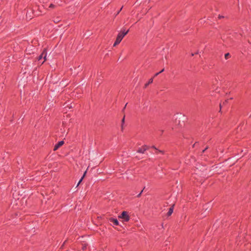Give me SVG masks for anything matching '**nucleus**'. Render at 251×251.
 <instances>
[{"label":"nucleus","mask_w":251,"mask_h":251,"mask_svg":"<svg viewBox=\"0 0 251 251\" xmlns=\"http://www.w3.org/2000/svg\"><path fill=\"white\" fill-rule=\"evenodd\" d=\"M128 30H127L126 32L123 31L120 32L117 37L116 41L115 42L113 46L115 47L118 44H119L121 42L123 38L124 37V36L128 33Z\"/></svg>","instance_id":"nucleus-1"},{"label":"nucleus","mask_w":251,"mask_h":251,"mask_svg":"<svg viewBox=\"0 0 251 251\" xmlns=\"http://www.w3.org/2000/svg\"><path fill=\"white\" fill-rule=\"evenodd\" d=\"M119 218L123 219L126 222H127L129 220V217L126 211H123L121 215L119 216Z\"/></svg>","instance_id":"nucleus-2"},{"label":"nucleus","mask_w":251,"mask_h":251,"mask_svg":"<svg viewBox=\"0 0 251 251\" xmlns=\"http://www.w3.org/2000/svg\"><path fill=\"white\" fill-rule=\"evenodd\" d=\"M47 55V52L46 49H44L41 54L38 57V60H41L42 58H44V60L42 62V64L46 60V57Z\"/></svg>","instance_id":"nucleus-3"},{"label":"nucleus","mask_w":251,"mask_h":251,"mask_svg":"<svg viewBox=\"0 0 251 251\" xmlns=\"http://www.w3.org/2000/svg\"><path fill=\"white\" fill-rule=\"evenodd\" d=\"M148 149H149V147L146 145H145V146H143V147L142 148L139 149L137 151V152H139V153H144V152Z\"/></svg>","instance_id":"nucleus-4"},{"label":"nucleus","mask_w":251,"mask_h":251,"mask_svg":"<svg viewBox=\"0 0 251 251\" xmlns=\"http://www.w3.org/2000/svg\"><path fill=\"white\" fill-rule=\"evenodd\" d=\"M64 144V142L63 141L59 142L56 145H55L53 150L56 151L59 148L61 147Z\"/></svg>","instance_id":"nucleus-5"},{"label":"nucleus","mask_w":251,"mask_h":251,"mask_svg":"<svg viewBox=\"0 0 251 251\" xmlns=\"http://www.w3.org/2000/svg\"><path fill=\"white\" fill-rule=\"evenodd\" d=\"M175 206V204H173L171 207H170L169 208V211L167 213V215L168 216H170L171 215V214H172V213L173 212V210H174V207Z\"/></svg>","instance_id":"nucleus-6"},{"label":"nucleus","mask_w":251,"mask_h":251,"mask_svg":"<svg viewBox=\"0 0 251 251\" xmlns=\"http://www.w3.org/2000/svg\"><path fill=\"white\" fill-rule=\"evenodd\" d=\"M110 221L111 222H113V224L116 225V226H117L119 225V222L118 221V220L116 219H114V218H110Z\"/></svg>","instance_id":"nucleus-7"},{"label":"nucleus","mask_w":251,"mask_h":251,"mask_svg":"<svg viewBox=\"0 0 251 251\" xmlns=\"http://www.w3.org/2000/svg\"><path fill=\"white\" fill-rule=\"evenodd\" d=\"M153 81V79L152 78H151L150 79L149 81L148 82V83H147V84H145V87H147L148 86V85L151 83Z\"/></svg>","instance_id":"nucleus-8"},{"label":"nucleus","mask_w":251,"mask_h":251,"mask_svg":"<svg viewBox=\"0 0 251 251\" xmlns=\"http://www.w3.org/2000/svg\"><path fill=\"white\" fill-rule=\"evenodd\" d=\"M230 55L229 53H227L225 54V58L226 59H227L229 57H230Z\"/></svg>","instance_id":"nucleus-9"},{"label":"nucleus","mask_w":251,"mask_h":251,"mask_svg":"<svg viewBox=\"0 0 251 251\" xmlns=\"http://www.w3.org/2000/svg\"><path fill=\"white\" fill-rule=\"evenodd\" d=\"M164 71V69H163L160 72H158L157 73L155 74L154 75V76H157L160 73H161L162 72H163V71Z\"/></svg>","instance_id":"nucleus-10"},{"label":"nucleus","mask_w":251,"mask_h":251,"mask_svg":"<svg viewBox=\"0 0 251 251\" xmlns=\"http://www.w3.org/2000/svg\"><path fill=\"white\" fill-rule=\"evenodd\" d=\"M83 179V177L81 178V179H80V180L79 181V182L77 183V186H78L79 185V184L81 183V182L82 181Z\"/></svg>","instance_id":"nucleus-11"},{"label":"nucleus","mask_w":251,"mask_h":251,"mask_svg":"<svg viewBox=\"0 0 251 251\" xmlns=\"http://www.w3.org/2000/svg\"><path fill=\"white\" fill-rule=\"evenodd\" d=\"M86 173H87V171H86L84 172V174H83V176H82V177H83V178L85 177V175H86Z\"/></svg>","instance_id":"nucleus-12"},{"label":"nucleus","mask_w":251,"mask_h":251,"mask_svg":"<svg viewBox=\"0 0 251 251\" xmlns=\"http://www.w3.org/2000/svg\"><path fill=\"white\" fill-rule=\"evenodd\" d=\"M143 190H142L138 195H137V197H140L142 192H143Z\"/></svg>","instance_id":"nucleus-13"},{"label":"nucleus","mask_w":251,"mask_h":251,"mask_svg":"<svg viewBox=\"0 0 251 251\" xmlns=\"http://www.w3.org/2000/svg\"><path fill=\"white\" fill-rule=\"evenodd\" d=\"M54 5L52 4H50V7H51V8H53L54 7Z\"/></svg>","instance_id":"nucleus-14"},{"label":"nucleus","mask_w":251,"mask_h":251,"mask_svg":"<svg viewBox=\"0 0 251 251\" xmlns=\"http://www.w3.org/2000/svg\"><path fill=\"white\" fill-rule=\"evenodd\" d=\"M125 122V116L124 117L123 119H122V123L123 124H124Z\"/></svg>","instance_id":"nucleus-15"},{"label":"nucleus","mask_w":251,"mask_h":251,"mask_svg":"<svg viewBox=\"0 0 251 251\" xmlns=\"http://www.w3.org/2000/svg\"><path fill=\"white\" fill-rule=\"evenodd\" d=\"M207 149H208V147H207L204 150H203L202 151V153H203Z\"/></svg>","instance_id":"nucleus-16"},{"label":"nucleus","mask_w":251,"mask_h":251,"mask_svg":"<svg viewBox=\"0 0 251 251\" xmlns=\"http://www.w3.org/2000/svg\"><path fill=\"white\" fill-rule=\"evenodd\" d=\"M158 152H160V153H164V152H163V151H160V150L158 151Z\"/></svg>","instance_id":"nucleus-17"},{"label":"nucleus","mask_w":251,"mask_h":251,"mask_svg":"<svg viewBox=\"0 0 251 251\" xmlns=\"http://www.w3.org/2000/svg\"><path fill=\"white\" fill-rule=\"evenodd\" d=\"M123 128H124V126H123V124H122V126H121L122 130H123Z\"/></svg>","instance_id":"nucleus-18"},{"label":"nucleus","mask_w":251,"mask_h":251,"mask_svg":"<svg viewBox=\"0 0 251 251\" xmlns=\"http://www.w3.org/2000/svg\"><path fill=\"white\" fill-rule=\"evenodd\" d=\"M220 112H221V108H222V105H221V104H220Z\"/></svg>","instance_id":"nucleus-19"},{"label":"nucleus","mask_w":251,"mask_h":251,"mask_svg":"<svg viewBox=\"0 0 251 251\" xmlns=\"http://www.w3.org/2000/svg\"><path fill=\"white\" fill-rule=\"evenodd\" d=\"M152 148L154 149L155 150H157V149L156 148V147L155 146H152Z\"/></svg>","instance_id":"nucleus-20"},{"label":"nucleus","mask_w":251,"mask_h":251,"mask_svg":"<svg viewBox=\"0 0 251 251\" xmlns=\"http://www.w3.org/2000/svg\"><path fill=\"white\" fill-rule=\"evenodd\" d=\"M122 9V7L120 9V10H118V13H117V14L119 13L120 11H121Z\"/></svg>","instance_id":"nucleus-21"},{"label":"nucleus","mask_w":251,"mask_h":251,"mask_svg":"<svg viewBox=\"0 0 251 251\" xmlns=\"http://www.w3.org/2000/svg\"><path fill=\"white\" fill-rule=\"evenodd\" d=\"M227 102V100H226L225 102H223V104H226V103Z\"/></svg>","instance_id":"nucleus-22"},{"label":"nucleus","mask_w":251,"mask_h":251,"mask_svg":"<svg viewBox=\"0 0 251 251\" xmlns=\"http://www.w3.org/2000/svg\"><path fill=\"white\" fill-rule=\"evenodd\" d=\"M222 17H222V16H220V15L219 16V19H221V18H222Z\"/></svg>","instance_id":"nucleus-23"}]
</instances>
